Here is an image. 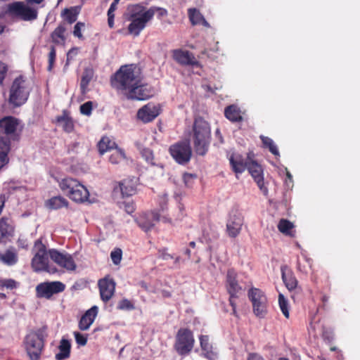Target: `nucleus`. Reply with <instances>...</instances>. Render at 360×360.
Listing matches in <instances>:
<instances>
[{"instance_id": "obj_1", "label": "nucleus", "mask_w": 360, "mask_h": 360, "mask_svg": "<svg viewBox=\"0 0 360 360\" xmlns=\"http://www.w3.org/2000/svg\"><path fill=\"white\" fill-rule=\"evenodd\" d=\"M141 70L134 64L122 65L110 77L111 86L123 93L129 94L131 89L139 82Z\"/></svg>"}, {"instance_id": "obj_2", "label": "nucleus", "mask_w": 360, "mask_h": 360, "mask_svg": "<svg viewBox=\"0 0 360 360\" xmlns=\"http://www.w3.org/2000/svg\"><path fill=\"white\" fill-rule=\"evenodd\" d=\"M190 135L195 152L198 155L204 156L207 153L211 142V127L209 122L201 117H195Z\"/></svg>"}, {"instance_id": "obj_3", "label": "nucleus", "mask_w": 360, "mask_h": 360, "mask_svg": "<svg viewBox=\"0 0 360 360\" xmlns=\"http://www.w3.org/2000/svg\"><path fill=\"white\" fill-rule=\"evenodd\" d=\"M127 19L131 21L128 25V33L138 37L153 18V10L146 9L141 4H130L127 6Z\"/></svg>"}, {"instance_id": "obj_4", "label": "nucleus", "mask_w": 360, "mask_h": 360, "mask_svg": "<svg viewBox=\"0 0 360 360\" xmlns=\"http://www.w3.org/2000/svg\"><path fill=\"white\" fill-rule=\"evenodd\" d=\"M48 326L31 330L24 339L26 352L30 360H39L44 348L45 339L48 336Z\"/></svg>"}, {"instance_id": "obj_5", "label": "nucleus", "mask_w": 360, "mask_h": 360, "mask_svg": "<svg viewBox=\"0 0 360 360\" xmlns=\"http://www.w3.org/2000/svg\"><path fill=\"white\" fill-rule=\"evenodd\" d=\"M60 188L72 200L82 203L89 200L88 189L76 179L66 177L59 183Z\"/></svg>"}, {"instance_id": "obj_6", "label": "nucleus", "mask_w": 360, "mask_h": 360, "mask_svg": "<svg viewBox=\"0 0 360 360\" xmlns=\"http://www.w3.org/2000/svg\"><path fill=\"white\" fill-rule=\"evenodd\" d=\"M237 274L233 269H230L227 271L226 278V289L229 295V304L232 307V314L238 317V314L236 310V300L238 299L240 295L243 293V288L239 285L237 279Z\"/></svg>"}, {"instance_id": "obj_7", "label": "nucleus", "mask_w": 360, "mask_h": 360, "mask_svg": "<svg viewBox=\"0 0 360 360\" xmlns=\"http://www.w3.org/2000/svg\"><path fill=\"white\" fill-rule=\"evenodd\" d=\"M195 339L193 332L186 328H181L176 333L174 348L178 354L185 356L193 349Z\"/></svg>"}, {"instance_id": "obj_8", "label": "nucleus", "mask_w": 360, "mask_h": 360, "mask_svg": "<svg viewBox=\"0 0 360 360\" xmlns=\"http://www.w3.org/2000/svg\"><path fill=\"white\" fill-rule=\"evenodd\" d=\"M34 250L35 251V254L31 262L33 271L35 272H51L49 267V256L46 247L41 239H38L34 242Z\"/></svg>"}, {"instance_id": "obj_9", "label": "nucleus", "mask_w": 360, "mask_h": 360, "mask_svg": "<svg viewBox=\"0 0 360 360\" xmlns=\"http://www.w3.org/2000/svg\"><path fill=\"white\" fill-rule=\"evenodd\" d=\"M29 96V92L26 89L25 81L22 76L16 77L11 85L8 101L15 107H19L24 104Z\"/></svg>"}, {"instance_id": "obj_10", "label": "nucleus", "mask_w": 360, "mask_h": 360, "mask_svg": "<svg viewBox=\"0 0 360 360\" xmlns=\"http://www.w3.org/2000/svg\"><path fill=\"white\" fill-rule=\"evenodd\" d=\"M8 13L24 21H32L37 18L38 11L23 1H15L10 4L8 7Z\"/></svg>"}, {"instance_id": "obj_11", "label": "nucleus", "mask_w": 360, "mask_h": 360, "mask_svg": "<svg viewBox=\"0 0 360 360\" xmlns=\"http://www.w3.org/2000/svg\"><path fill=\"white\" fill-rule=\"evenodd\" d=\"M248 295L252 302L254 314L259 318H264L267 314V298L264 292L259 288H252Z\"/></svg>"}, {"instance_id": "obj_12", "label": "nucleus", "mask_w": 360, "mask_h": 360, "mask_svg": "<svg viewBox=\"0 0 360 360\" xmlns=\"http://www.w3.org/2000/svg\"><path fill=\"white\" fill-rule=\"evenodd\" d=\"M169 153L172 158L179 165L187 164L192 156V149L189 141H178L169 148Z\"/></svg>"}, {"instance_id": "obj_13", "label": "nucleus", "mask_w": 360, "mask_h": 360, "mask_svg": "<svg viewBox=\"0 0 360 360\" xmlns=\"http://www.w3.org/2000/svg\"><path fill=\"white\" fill-rule=\"evenodd\" d=\"M65 284L60 281L44 282L36 287V292L38 297L50 299L53 295L64 291Z\"/></svg>"}, {"instance_id": "obj_14", "label": "nucleus", "mask_w": 360, "mask_h": 360, "mask_svg": "<svg viewBox=\"0 0 360 360\" xmlns=\"http://www.w3.org/2000/svg\"><path fill=\"white\" fill-rule=\"evenodd\" d=\"M51 259L58 266L65 269L67 271H75L77 265L72 256L68 253H62L59 251L51 249L49 251Z\"/></svg>"}, {"instance_id": "obj_15", "label": "nucleus", "mask_w": 360, "mask_h": 360, "mask_svg": "<svg viewBox=\"0 0 360 360\" xmlns=\"http://www.w3.org/2000/svg\"><path fill=\"white\" fill-rule=\"evenodd\" d=\"M243 217L238 211H232L226 222V233L230 238H236L242 230Z\"/></svg>"}, {"instance_id": "obj_16", "label": "nucleus", "mask_w": 360, "mask_h": 360, "mask_svg": "<svg viewBox=\"0 0 360 360\" xmlns=\"http://www.w3.org/2000/svg\"><path fill=\"white\" fill-rule=\"evenodd\" d=\"M98 286L101 300L105 303L108 302L115 294V281L109 275H107L98 280Z\"/></svg>"}, {"instance_id": "obj_17", "label": "nucleus", "mask_w": 360, "mask_h": 360, "mask_svg": "<svg viewBox=\"0 0 360 360\" xmlns=\"http://www.w3.org/2000/svg\"><path fill=\"white\" fill-rule=\"evenodd\" d=\"M19 125V120L13 116H6L0 120V134L13 140L18 139L15 132Z\"/></svg>"}, {"instance_id": "obj_18", "label": "nucleus", "mask_w": 360, "mask_h": 360, "mask_svg": "<svg viewBox=\"0 0 360 360\" xmlns=\"http://www.w3.org/2000/svg\"><path fill=\"white\" fill-rule=\"evenodd\" d=\"M246 169H248L259 189L266 195L268 193V189L264 186L263 171L261 165L257 164L255 161H251L248 162Z\"/></svg>"}, {"instance_id": "obj_19", "label": "nucleus", "mask_w": 360, "mask_h": 360, "mask_svg": "<svg viewBox=\"0 0 360 360\" xmlns=\"http://www.w3.org/2000/svg\"><path fill=\"white\" fill-rule=\"evenodd\" d=\"M159 220L160 214L156 212L143 213L135 219L138 226L144 231H150L155 226V222Z\"/></svg>"}, {"instance_id": "obj_20", "label": "nucleus", "mask_w": 360, "mask_h": 360, "mask_svg": "<svg viewBox=\"0 0 360 360\" xmlns=\"http://www.w3.org/2000/svg\"><path fill=\"white\" fill-rule=\"evenodd\" d=\"M160 114V108L153 103H149L143 105L137 112V117L144 123L155 120Z\"/></svg>"}, {"instance_id": "obj_21", "label": "nucleus", "mask_w": 360, "mask_h": 360, "mask_svg": "<svg viewBox=\"0 0 360 360\" xmlns=\"http://www.w3.org/2000/svg\"><path fill=\"white\" fill-rule=\"evenodd\" d=\"M174 60L181 65L199 66L200 63L188 51L175 49L172 51Z\"/></svg>"}, {"instance_id": "obj_22", "label": "nucleus", "mask_w": 360, "mask_h": 360, "mask_svg": "<svg viewBox=\"0 0 360 360\" xmlns=\"http://www.w3.org/2000/svg\"><path fill=\"white\" fill-rule=\"evenodd\" d=\"M151 95V91L148 86L141 84V78L138 84L133 86L129 94H127V97L128 99L132 100H146L149 98Z\"/></svg>"}, {"instance_id": "obj_23", "label": "nucleus", "mask_w": 360, "mask_h": 360, "mask_svg": "<svg viewBox=\"0 0 360 360\" xmlns=\"http://www.w3.org/2000/svg\"><path fill=\"white\" fill-rule=\"evenodd\" d=\"M98 312V307L96 305L88 309L81 317L78 327L81 330H87L94 323Z\"/></svg>"}, {"instance_id": "obj_24", "label": "nucleus", "mask_w": 360, "mask_h": 360, "mask_svg": "<svg viewBox=\"0 0 360 360\" xmlns=\"http://www.w3.org/2000/svg\"><path fill=\"white\" fill-rule=\"evenodd\" d=\"M282 280L289 291L295 290L298 285V281L292 271L287 265H283L281 267Z\"/></svg>"}, {"instance_id": "obj_25", "label": "nucleus", "mask_w": 360, "mask_h": 360, "mask_svg": "<svg viewBox=\"0 0 360 360\" xmlns=\"http://www.w3.org/2000/svg\"><path fill=\"white\" fill-rule=\"evenodd\" d=\"M199 339L202 350L201 355L208 360H217V354L213 350L212 345L209 342V337L202 335Z\"/></svg>"}, {"instance_id": "obj_26", "label": "nucleus", "mask_w": 360, "mask_h": 360, "mask_svg": "<svg viewBox=\"0 0 360 360\" xmlns=\"http://www.w3.org/2000/svg\"><path fill=\"white\" fill-rule=\"evenodd\" d=\"M229 160L232 170L236 174L243 173L247 168L248 163L245 162L243 157L238 153H231Z\"/></svg>"}, {"instance_id": "obj_27", "label": "nucleus", "mask_w": 360, "mask_h": 360, "mask_svg": "<svg viewBox=\"0 0 360 360\" xmlns=\"http://www.w3.org/2000/svg\"><path fill=\"white\" fill-rule=\"evenodd\" d=\"M188 15L192 25H202L206 27H210L208 22L198 9L195 8H188Z\"/></svg>"}, {"instance_id": "obj_28", "label": "nucleus", "mask_w": 360, "mask_h": 360, "mask_svg": "<svg viewBox=\"0 0 360 360\" xmlns=\"http://www.w3.org/2000/svg\"><path fill=\"white\" fill-rule=\"evenodd\" d=\"M0 260L8 266L15 265L18 261V253L13 248H10L0 253Z\"/></svg>"}, {"instance_id": "obj_29", "label": "nucleus", "mask_w": 360, "mask_h": 360, "mask_svg": "<svg viewBox=\"0 0 360 360\" xmlns=\"http://www.w3.org/2000/svg\"><path fill=\"white\" fill-rule=\"evenodd\" d=\"M11 219L4 217L0 219V242L13 232Z\"/></svg>"}, {"instance_id": "obj_30", "label": "nucleus", "mask_w": 360, "mask_h": 360, "mask_svg": "<svg viewBox=\"0 0 360 360\" xmlns=\"http://www.w3.org/2000/svg\"><path fill=\"white\" fill-rule=\"evenodd\" d=\"M312 259L305 255H302L297 259V270L302 274L307 275L312 266Z\"/></svg>"}, {"instance_id": "obj_31", "label": "nucleus", "mask_w": 360, "mask_h": 360, "mask_svg": "<svg viewBox=\"0 0 360 360\" xmlns=\"http://www.w3.org/2000/svg\"><path fill=\"white\" fill-rule=\"evenodd\" d=\"M225 117L232 122H239L243 120L240 109L235 105L227 106L224 110Z\"/></svg>"}, {"instance_id": "obj_32", "label": "nucleus", "mask_w": 360, "mask_h": 360, "mask_svg": "<svg viewBox=\"0 0 360 360\" xmlns=\"http://www.w3.org/2000/svg\"><path fill=\"white\" fill-rule=\"evenodd\" d=\"M79 13V6H72L70 8H66L63 9L61 13V16L65 20L68 22V23L72 24L76 22Z\"/></svg>"}, {"instance_id": "obj_33", "label": "nucleus", "mask_w": 360, "mask_h": 360, "mask_svg": "<svg viewBox=\"0 0 360 360\" xmlns=\"http://www.w3.org/2000/svg\"><path fill=\"white\" fill-rule=\"evenodd\" d=\"M68 205V201L60 195L52 197L46 202V206L51 210L67 207Z\"/></svg>"}, {"instance_id": "obj_34", "label": "nucleus", "mask_w": 360, "mask_h": 360, "mask_svg": "<svg viewBox=\"0 0 360 360\" xmlns=\"http://www.w3.org/2000/svg\"><path fill=\"white\" fill-rule=\"evenodd\" d=\"M66 28L64 23H60L51 34L53 43L56 44H63L65 41V32Z\"/></svg>"}, {"instance_id": "obj_35", "label": "nucleus", "mask_w": 360, "mask_h": 360, "mask_svg": "<svg viewBox=\"0 0 360 360\" xmlns=\"http://www.w3.org/2000/svg\"><path fill=\"white\" fill-rule=\"evenodd\" d=\"M71 344L70 342L63 338L60 342L59 353L56 354V359L57 360H63L70 357Z\"/></svg>"}, {"instance_id": "obj_36", "label": "nucleus", "mask_w": 360, "mask_h": 360, "mask_svg": "<svg viewBox=\"0 0 360 360\" xmlns=\"http://www.w3.org/2000/svg\"><path fill=\"white\" fill-rule=\"evenodd\" d=\"M278 231L285 236L295 237V231L293 230L294 224L289 220L281 219L278 224Z\"/></svg>"}, {"instance_id": "obj_37", "label": "nucleus", "mask_w": 360, "mask_h": 360, "mask_svg": "<svg viewBox=\"0 0 360 360\" xmlns=\"http://www.w3.org/2000/svg\"><path fill=\"white\" fill-rule=\"evenodd\" d=\"M120 188L123 197H129L134 195L136 188L134 182L131 180L124 179L120 183Z\"/></svg>"}, {"instance_id": "obj_38", "label": "nucleus", "mask_w": 360, "mask_h": 360, "mask_svg": "<svg viewBox=\"0 0 360 360\" xmlns=\"http://www.w3.org/2000/svg\"><path fill=\"white\" fill-rule=\"evenodd\" d=\"M94 70L92 68H85L80 81V89L83 94L87 89V87L94 77Z\"/></svg>"}, {"instance_id": "obj_39", "label": "nucleus", "mask_w": 360, "mask_h": 360, "mask_svg": "<svg viewBox=\"0 0 360 360\" xmlns=\"http://www.w3.org/2000/svg\"><path fill=\"white\" fill-rule=\"evenodd\" d=\"M115 146V142L110 140L108 136H103L98 143V148L101 155L111 149H113Z\"/></svg>"}, {"instance_id": "obj_40", "label": "nucleus", "mask_w": 360, "mask_h": 360, "mask_svg": "<svg viewBox=\"0 0 360 360\" xmlns=\"http://www.w3.org/2000/svg\"><path fill=\"white\" fill-rule=\"evenodd\" d=\"M57 122L62 124L63 129L66 132H72L74 129V122L71 117L68 115H63L57 117Z\"/></svg>"}, {"instance_id": "obj_41", "label": "nucleus", "mask_w": 360, "mask_h": 360, "mask_svg": "<svg viewBox=\"0 0 360 360\" xmlns=\"http://www.w3.org/2000/svg\"><path fill=\"white\" fill-rule=\"evenodd\" d=\"M260 139L262 142L264 148H268L269 150L275 156H279V151L278 148L271 138L261 135Z\"/></svg>"}, {"instance_id": "obj_42", "label": "nucleus", "mask_w": 360, "mask_h": 360, "mask_svg": "<svg viewBox=\"0 0 360 360\" xmlns=\"http://www.w3.org/2000/svg\"><path fill=\"white\" fill-rule=\"evenodd\" d=\"M18 283L12 278H1L0 279V288L13 290L17 288Z\"/></svg>"}, {"instance_id": "obj_43", "label": "nucleus", "mask_w": 360, "mask_h": 360, "mask_svg": "<svg viewBox=\"0 0 360 360\" xmlns=\"http://www.w3.org/2000/svg\"><path fill=\"white\" fill-rule=\"evenodd\" d=\"M279 307L285 318H289L288 302L281 293L278 295Z\"/></svg>"}, {"instance_id": "obj_44", "label": "nucleus", "mask_w": 360, "mask_h": 360, "mask_svg": "<svg viewBox=\"0 0 360 360\" xmlns=\"http://www.w3.org/2000/svg\"><path fill=\"white\" fill-rule=\"evenodd\" d=\"M125 158V153L121 149L115 150L110 156L109 161L112 164H118Z\"/></svg>"}, {"instance_id": "obj_45", "label": "nucleus", "mask_w": 360, "mask_h": 360, "mask_svg": "<svg viewBox=\"0 0 360 360\" xmlns=\"http://www.w3.org/2000/svg\"><path fill=\"white\" fill-rule=\"evenodd\" d=\"M117 5L111 4L108 11V25L110 28L114 27L115 11L117 10Z\"/></svg>"}, {"instance_id": "obj_46", "label": "nucleus", "mask_w": 360, "mask_h": 360, "mask_svg": "<svg viewBox=\"0 0 360 360\" xmlns=\"http://www.w3.org/2000/svg\"><path fill=\"white\" fill-rule=\"evenodd\" d=\"M196 179L197 175L195 174L185 172L183 174V181L186 187H192Z\"/></svg>"}, {"instance_id": "obj_47", "label": "nucleus", "mask_w": 360, "mask_h": 360, "mask_svg": "<svg viewBox=\"0 0 360 360\" xmlns=\"http://www.w3.org/2000/svg\"><path fill=\"white\" fill-rule=\"evenodd\" d=\"M122 256V251L120 248L114 249L110 253V257L112 262L117 265L120 263Z\"/></svg>"}, {"instance_id": "obj_48", "label": "nucleus", "mask_w": 360, "mask_h": 360, "mask_svg": "<svg viewBox=\"0 0 360 360\" xmlns=\"http://www.w3.org/2000/svg\"><path fill=\"white\" fill-rule=\"evenodd\" d=\"M141 155H142V157L146 160V161L148 164H150L151 165H155V163L153 162V159H154L153 153L150 149H149V148L143 149L141 151Z\"/></svg>"}, {"instance_id": "obj_49", "label": "nucleus", "mask_w": 360, "mask_h": 360, "mask_svg": "<svg viewBox=\"0 0 360 360\" xmlns=\"http://www.w3.org/2000/svg\"><path fill=\"white\" fill-rule=\"evenodd\" d=\"M75 341L78 345L84 346L87 343V335L80 333L79 332L75 331L73 333Z\"/></svg>"}, {"instance_id": "obj_50", "label": "nucleus", "mask_w": 360, "mask_h": 360, "mask_svg": "<svg viewBox=\"0 0 360 360\" xmlns=\"http://www.w3.org/2000/svg\"><path fill=\"white\" fill-rule=\"evenodd\" d=\"M117 309L120 310H131L134 309V305L129 300L122 299L119 302Z\"/></svg>"}, {"instance_id": "obj_51", "label": "nucleus", "mask_w": 360, "mask_h": 360, "mask_svg": "<svg viewBox=\"0 0 360 360\" xmlns=\"http://www.w3.org/2000/svg\"><path fill=\"white\" fill-rule=\"evenodd\" d=\"M56 58V51L53 46L50 48V52L49 53V66L48 70L51 71L53 68Z\"/></svg>"}, {"instance_id": "obj_52", "label": "nucleus", "mask_w": 360, "mask_h": 360, "mask_svg": "<svg viewBox=\"0 0 360 360\" xmlns=\"http://www.w3.org/2000/svg\"><path fill=\"white\" fill-rule=\"evenodd\" d=\"M93 103L91 101H87L80 106V112L82 115L89 116L91 114Z\"/></svg>"}, {"instance_id": "obj_53", "label": "nucleus", "mask_w": 360, "mask_h": 360, "mask_svg": "<svg viewBox=\"0 0 360 360\" xmlns=\"http://www.w3.org/2000/svg\"><path fill=\"white\" fill-rule=\"evenodd\" d=\"M85 26L84 22H78L74 26L73 35L79 39H82V29Z\"/></svg>"}, {"instance_id": "obj_54", "label": "nucleus", "mask_w": 360, "mask_h": 360, "mask_svg": "<svg viewBox=\"0 0 360 360\" xmlns=\"http://www.w3.org/2000/svg\"><path fill=\"white\" fill-rule=\"evenodd\" d=\"M158 257L163 260L174 259V256L167 252V248H162L158 250Z\"/></svg>"}, {"instance_id": "obj_55", "label": "nucleus", "mask_w": 360, "mask_h": 360, "mask_svg": "<svg viewBox=\"0 0 360 360\" xmlns=\"http://www.w3.org/2000/svg\"><path fill=\"white\" fill-rule=\"evenodd\" d=\"M8 71L7 65L3 62L0 61V85H3L4 80L6 77Z\"/></svg>"}, {"instance_id": "obj_56", "label": "nucleus", "mask_w": 360, "mask_h": 360, "mask_svg": "<svg viewBox=\"0 0 360 360\" xmlns=\"http://www.w3.org/2000/svg\"><path fill=\"white\" fill-rule=\"evenodd\" d=\"M149 9L153 10V15L156 12L158 13V17L161 18L163 16H166L167 15V11L165 8H160V7H156V6H152Z\"/></svg>"}, {"instance_id": "obj_57", "label": "nucleus", "mask_w": 360, "mask_h": 360, "mask_svg": "<svg viewBox=\"0 0 360 360\" xmlns=\"http://www.w3.org/2000/svg\"><path fill=\"white\" fill-rule=\"evenodd\" d=\"M124 207L125 212L129 214H132L136 210L135 205L133 202H124Z\"/></svg>"}, {"instance_id": "obj_58", "label": "nucleus", "mask_w": 360, "mask_h": 360, "mask_svg": "<svg viewBox=\"0 0 360 360\" xmlns=\"http://www.w3.org/2000/svg\"><path fill=\"white\" fill-rule=\"evenodd\" d=\"M247 360H265V359L259 353L250 352L248 355Z\"/></svg>"}, {"instance_id": "obj_59", "label": "nucleus", "mask_w": 360, "mask_h": 360, "mask_svg": "<svg viewBox=\"0 0 360 360\" xmlns=\"http://www.w3.org/2000/svg\"><path fill=\"white\" fill-rule=\"evenodd\" d=\"M18 248L27 250L28 248V242L26 239L19 238L17 240Z\"/></svg>"}, {"instance_id": "obj_60", "label": "nucleus", "mask_w": 360, "mask_h": 360, "mask_svg": "<svg viewBox=\"0 0 360 360\" xmlns=\"http://www.w3.org/2000/svg\"><path fill=\"white\" fill-rule=\"evenodd\" d=\"M322 336L324 340H328L329 342L333 340V335L328 331H324Z\"/></svg>"}, {"instance_id": "obj_61", "label": "nucleus", "mask_w": 360, "mask_h": 360, "mask_svg": "<svg viewBox=\"0 0 360 360\" xmlns=\"http://www.w3.org/2000/svg\"><path fill=\"white\" fill-rule=\"evenodd\" d=\"M28 4H40L44 0H25Z\"/></svg>"}, {"instance_id": "obj_62", "label": "nucleus", "mask_w": 360, "mask_h": 360, "mask_svg": "<svg viewBox=\"0 0 360 360\" xmlns=\"http://www.w3.org/2000/svg\"><path fill=\"white\" fill-rule=\"evenodd\" d=\"M329 300V297L326 295H323L322 297H321V301L323 304V305H325Z\"/></svg>"}, {"instance_id": "obj_63", "label": "nucleus", "mask_w": 360, "mask_h": 360, "mask_svg": "<svg viewBox=\"0 0 360 360\" xmlns=\"http://www.w3.org/2000/svg\"><path fill=\"white\" fill-rule=\"evenodd\" d=\"M185 255H187L188 258L191 257V250L189 249H186L184 252Z\"/></svg>"}, {"instance_id": "obj_64", "label": "nucleus", "mask_w": 360, "mask_h": 360, "mask_svg": "<svg viewBox=\"0 0 360 360\" xmlns=\"http://www.w3.org/2000/svg\"><path fill=\"white\" fill-rule=\"evenodd\" d=\"M163 296L164 297H169L171 296V294L169 292H167V291H164L163 292Z\"/></svg>"}]
</instances>
